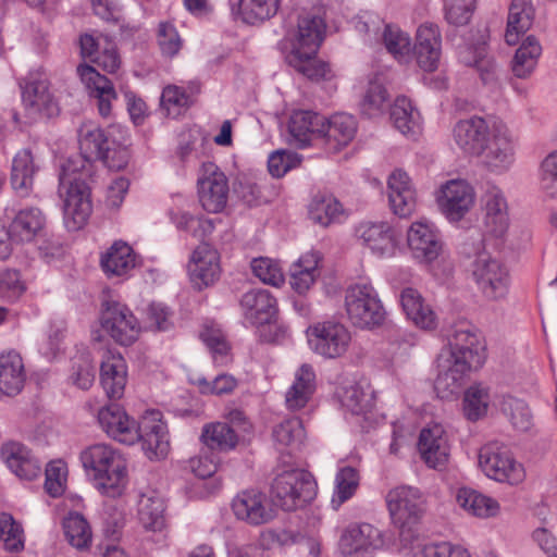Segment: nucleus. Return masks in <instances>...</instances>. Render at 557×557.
I'll return each instance as SVG.
<instances>
[{"label":"nucleus","instance_id":"nucleus-8","mask_svg":"<svg viewBox=\"0 0 557 557\" xmlns=\"http://www.w3.org/2000/svg\"><path fill=\"white\" fill-rule=\"evenodd\" d=\"M315 493L317 484L312 475L296 468L276 473L271 484L273 503L286 511L304 507L314 498Z\"/></svg>","mask_w":557,"mask_h":557},{"label":"nucleus","instance_id":"nucleus-52","mask_svg":"<svg viewBox=\"0 0 557 557\" xmlns=\"http://www.w3.org/2000/svg\"><path fill=\"white\" fill-rule=\"evenodd\" d=\"M386 50L399 62L410 60L411 38L397 25L386 24L381 33Z\"/></svg>","mask_w":557,"mask_h":557},{"label":"nucleus","instance_id":"nucleus-10","mask_svg":"<svg viewBox=\"0 0 557 557\" xmlns=\"http://www.w3.org/2000/svg\"><path fill=\"white\" fill-rule=\"evenodd\" d=\"M345 309L351 324L360 329L376 327L386 318L379 294L370 283H357L347 288Z\"/></svg>","mask_w":557,"mask_h":557},{"label":"nucleus","instance_id":"nucleus-33","mask_svg":"<svg viewBox=\"0 0 557 557\" xmlns=\"http://www.w3.org/2000/svg\"><path fill=\"white\" fill-rule=\"evenodd\" d=\"M46 220L37 208L21 210L12 221L9 236L12 242L46 240Z\"/></svg>","mask_w":557,"mask_h":557},{"label":"nucleus","instance_id":"nucleus-41","mask_svg":"<svg viewBox=\"0 0 557 557\" xmlns=\"http://www.w3.org/2000/svg\"><path fill=\"white\" fill-rule=\"evenodd\" d=\"M499 410L509 424L518 432H528L534 424V416L529 404L519 397L504 395Z\"/></svg>","mask_w":557,"mask_h":557},{"label":"nucleus","instance_id":"nucleus-44","mask_svg":"<svg viewBox=\"0 0 557 557\" xmlns=\"http://www.w3.org/2000/svg\"><path fill=\"white\" fill-rule=\"evenodd\" d=\"M37 168L29 150H21L12 162L11 184L21 195L27 196L34 184V176Z\"/></svg>","mask_w":557,"mask_h":557},{"label":"nucleus","instance_id":"nucleus-57","mask_svg":"<svg viewBox=\"0 0 557 557\" xmlns=\"http://www.w3.org/2000/svg\"><path fill=\"white\" fill-rule=\"evenodd\" d=\"M96 379V367L89 354L81 352L73 357L69 381L81 389H88Z\"/></svg>","mask_w":557,"mask_h":557},{"label":"nucleus","instance_id":"nucleus-60","mask_svg":"<svg viewBox=\"0 0 557 557\" xmlns=\"http://www.w3.org/2000/svg\"><path fill=\"white\" fill-rule=\"evenodd\" d=\"M0 540L9 552H21L24 548V530L11 513L0 512Z\"/></svg>","mask_w":557,"mask_h":557},{"label":"nucleus","instance_id":"nucleus-45","mask_svg":"<svg viewBox=\"0 0 557 557\" xmlns=\"http://www.w3.org/2000/svg\"><path fill=\"white\" fill-rule=\"evenodd\" d=\"M310 219L322 226L341 223L347 216L343 205L333 196L314 197L309 205Z\"/></svg>","mask_w":557,"mask_h":557},{"label":"nucleus","instance_id":"nucleus-12","mask_svg":"<svg viewBox=\"0 0 557 557\" xmlns=\"http://www.w3.org/2000/svg\"><path fill=\"white\" fill-rule=\"evenodd\" d=\"M309 348L325 359L344 357L351 346L350 331L341 322H318L306 330Z\"/></svg>","mask_w":557,"mask_h":557},{"label":"nucleus","instance_id":"nucleus-49","mask_svg":"<svg viewBox=\"0 0 557 557\" xmlns=\"http://www.w3.org/2000/svg\"><path fill=\"white\" fill-rule=\"evenodd\" d=\"M281 0H239L237 15L246 24L257 25L273 17Z\"/></svg>","mask_w":557,"mask_h":557},{"label":"nucleus","instance_id":"nucleus-62","mask_svg":"<svg viewBox=\"0 0 557 557\" xmlns=\"http://www.w3.org/2000/svg\"><path fill=\"white\" fill-rule=\"evenodd\" d=\"M483 218L509 216L507 198L500 187L490 185L482 196Z\"/></svg>","mask_w":557,"mask_h":557},{"label":"nucleus","instance_id":"nucleus-55","mask_svg":"<svg viewBox=\"0 0 557 557\" xmlns=\"http://www.w3.org/2000/svg\"><path fill=\"white\" fill-rule=\"evenodd\" d=\"M273 438L280 449L288 448L290 451L300 447L305 438V429L299 418H290L273 430Z\"/></svg>","mask_w":557,"mask_h":557},{"label":"nucleus","instance_id":"nucleus-22","mask_svg":"<svg viewBox=\"0 0 557 557\" xmlns=\"http://www.w3.org/2000/svg\"><path fill=\"white\" fill-rule=\"evenodd\" d=\"M245 322L251 326L270 324L277 313L275 297L267 289L246 292L239 301Z\"/></svg>","mask_w":557,"mask_h":557},{"label":"nucleus","instance_id":"nucleus-11","mask_svg":"<svg viewBox=\"0 0 557 557\" xmlns=\"http://www.w3.org/2000/svg\"><path fill=\"white\" fill-rule=\"evenodd\" d=\"M388 546L386 534L368 522H351L338 540V550L344 557H374Z\"/></svg>","mask_w":557,"mask_h":557},{"label":"nucleus","instance_id":"nucleus-23","mask_svg":"<svg viewBox=\"0 0 557 557\" xmlns=\"http://www.w3.org/2000/svg\"><path fill=\"white\" fill-rule=\"evenodd\" d=\"M388 202L393 213L399 218L410 216L417 206V190L408 173L395 169L387 178Z\"/></svg>","mask_w":557,"mask_h":557},{"label":"nucleus","instance_id":"nucleus-58","mask_svg":"<svg viewBox=\"0 0 557 557\" xmlns=\"http://www.w3.org/2000/svg\"><path fill=\"white\" fill-rule=\"evenodd\" d=\"M164 505L158 497L143 496L138 504V518L147 530H161L164 524Z\"/></svg>","mask_w":557,"mask_h":557},{"label":"nucleus","instance_id":"nucleus-50","mask_svg":"<svg viewBox=\"0 0 557 557\" xmlns=\"http://www.w3.org/2000/svg\"><path fill=\"white\" fill-rule=\"evenodd\" d=\"M491 404L490 388L483 384H473L463 395L462 409L469 421H478L485 417Z\"/></svg>","mask_w":557,"mask_h":557},{"label":"nucleus","instance_id":"nucleus-19","mask_svg":"<svg viewBox=\"0 0 557 557\" xmlns=\"http://www.w3.org/2000/svg\"><path fill=\"white\" fill-rule=\"evenodd\" d=\"M231 507L236 519L249 525L265 524L275 517V510L265 494L255 490L238 493Z\"/></svg>","mask_w":557,"mask_h":557},{"label":"nucleus","instance_id":"nucleus-64","mask_svg":"<svg viewBox=\"0 0 557 557\" xmlns=\"http://www.w3.org/2000/svg\"><path fill=\"white\" fill-rule=\"evenodd\" d=\"M301 163L297 152L289 150L273 151L268 158V169L273 177H283L287 172L296 169Z\"/></svg>","mask_w":557,"mask_h":557},{"label":"nucleus","instance_id":"nucleus-38","mask_svg":"<svg viewBox=\"0 0 557 557\" xmlns=\"http://www.w3.org/2000/svg\"><path fill=\"white\" fill-rule=\"evenodd\" d=\"M315 391V373L312 366L301 364L294 375L292 385L285 393V404L289 410L304 408Z\"/></svg>","mask_w":557,"mask_h":557},{"label":"nucleus","instance_id":"nucleus-54","mask_svg":"<svg viewBox=\"0 0 557 557\" xmlns=\"http://www.w3.org/2000/svg\"><path fill=\"white\" fill-rule=\"evenodd\" d=\"M342 406L352 414H363L372 407V393L358 383H350L341 388Z\"/></svg>","mask_w":557,"mask_h":557},{"label":"nucleus","instance_id":"nucleus-28","mask_svg":"<svg viewBox=\"0 0 557 557\" xmlns=\"http://www.w3.org/2000/svg\"><path fill=\"white\" fill-rule=\"evenodd\" d=\"M457 506L470 517L490 519L499 516L502 507L499 502L478 490L462 486L456 491Z\"/></svg>","mask_w":557,"mask_h":557},{"label":"nucleus","instance_id":"nucleus-56","mask_svg":"<svg viewBox=\"0 0 557 557\" xmlns=\"http://www.w3.org/2000/svg\"><path fill=\"white\" fill-rule=\"evenodd\" d=\"M398 529V549L405 555L416 557L423 556V549L429 543H424L419 523L394 524Z\"/></svg>","mask_w":557,"mask_h":557},{"label":"nucleus","instance_id":"nucleus-7","mask_svg":"<svg viewBox=\"0 0 557 557\" xmlns=\"http://www.w3.org/2000/svg\"><path fill=\"white\" fill-rule=\"evenodd\" d=\"M478 248L470 267L472 281L481 298L487 304L505 301L510 289V272L497 258L492 257L484 248Z\"/></svg>","mask_w":557,"mask_h":557},{"label":"nucleus","instance_id":"nucleus-51","mask_svg":"<svg viewBox=\"0 0 557 557\" xmlns=\"http://www.w3.org/2000/svg\"><path fill=\"white\" fill-rule=\"evenodd\" d=\"M63 530L66 541L76 549L89 548L92 532L88 521L82 513L71 512L63 520Z\"/></svg>","mask_w":557,"mask_h":557},{"label":"nucleus","instance_id":"nucleus-37","mask_svg":"<svg viewBox=\"0 0 557 557\" xmlns=\"http://www.w3.org/2000/svg\"><path fill=\"white\" fill-rule=\"evenodd\" d=\"M535 15L532 0H512L509 5L505 41L515 46L531 28Z\"/></svg>","mask_w":557,"mask_h":557},{"label":"nucleus","instance_id":"nucleus-18","mask_svg":"<svg viewBox=\"0 0 557 557\" xmlns=\"http://www.w3.org/2000/svg\"><path fill=\"white\" fill-rule=\"evenodd\" d=\"M413 53L418 66L428 73L435 72L442 57V33L433 22L420 24L416 30Z\"/></svg>","mask_w":557,"mask_h":557},{"label":"nucleus","instance_id":"nucleus-35","mask_svg":"<svg viewBox=\"0 0 557 557\" xmlns=\"http://www.w3.org/2000/svg\"><path fill=\"white\" fill-rule=\"evenodd\" d=\"M400 305L407 319L417 327L424 331H434L437 327L436 313L417 289L405 288L400 293Z\"/></svg>","mask_w":557,"mask_h":557},{"label":"nucleus","instance_id":"nucleus-16","mask_svg":"<svg viewBox=\"0 0 557 557\" xmlns=\"http://www.w3.org/2000/svg\"><path fill=\"white\" fill-rule=\"evenodd\" d=\"M484 346L480 334L468 324H459L448 337V346L440 355L479 368L484 360Z\"/></svg>","mask_w":557,"mask_h":557},{"label":"nucleus","instance_id":"nucleus-32","mask_svg":"<svg viewBox=\"0 0 557 557\" xmlns=\"http://www.w3.org/2000/svg\"><path fill=\"white\" fill-rule=\"evenodd\" d=\"M288 131L295 144L304 148L323 135L324 116L310 110H296L289 117Z\"/></svg>","mask_w":557,"mask_h":557},{"label":"nucleus","instance_id":"nucleus-42","mask_svg":"<svg viewBox=\"0 0 557 557\" xmlns=\"http://www.w3.org/2000/svg\"><path fill=\"white\" fill-rule=\"evenodd\" d=\"M354 234L364 244H396L401 232L387 221L366 220L356 225Z\"/></svg>","mask_w":557,"mask_h":557},{"label":"nucleus","instance_id":"nucleus-61","mask_svg":"<svg viewBox=\"0 0 557 557\" xmlns=\"http://www.w3.org/2000/svg\"><path fill=\"white\" fill-rule=\"evenodd\" d=\"M539 188L541 193L550 199H557V150L548 153L540 163Z\"/></svg>","mask_w":557,"mask_h":557},{"label":"nucleus","instance_id":"nucleus-2","mask_svg":"<svg viewBox=\"0 0 557 557\" xmlns=\"http://www.w3.org/2000/svg\"><path fill=\"white\" fill-rule=\"evenodd\" d=\"M97 417L109 437L126 445L141 442L150 459L164 458L170 451L169 432L159 410L146 411L136 422L120 406L110 405L101 408Z\"/></svg>","mask_w":557,"mask_h":557},{"label":"nucleus","instance_id":"nucleus-53","mask_svg":"<svg viewBox=\"0 0 557 557\" xmlns=\"http://www.w3.org/2000/svg\"><path fill=\"white\" fill-rule=\"evenodd\" d=\"M219 459L213 454H203L190 459L191 471L200 479H211L208 483H201V487L206 488L200 493L201 497L214 494L221 487V480L212 478L218 471Z\"/></svg>","mask_w":557,"mask_h":557},{"label":"nucleus","instance_id":"nucleus-29","mask_svg":"<svg viewBox=\"0 0 557 557\" xmlns=\"http://www.w3.org/2000/svg\"><path fill=\"white\" fill-rule=\"evenodd\" d=\"M457 54L461 63L475 67L484 84L495 78L496 65L487 55L486 35L481 34L474 42L466 41L457 45Z\"/></svg>","mask_w":557,"mask_h":557},{"label":"nucleus","instance_id":"nucleus-9","mask_svg":"<svg viewBox=\"0 0 557 557\" xmlns=\"http://www.w3.org/2000/svg\"><path fill=\"white\" fill-rule=\"evenodd\" d=\"M433 199L438 212L449 223H458L474 208L476 191L467 178L453 177L437 184Z\"/></svg>","mask_w":557,"mask_h":557},{"label":"nucleus","instance_id":"nucleus-63","mask_svg":"<svg viewBox=\"0 0 557 557\" xmlns=\"http://www.w3.org/2000/svg\"><path fill=\"white\" fill-rule=\"evenodd\" d=\"M476 0H445V20L454 26L467 25L475 10Z\"/></svg>","mask_w":557,"mask_h":557},{"label":"nucleus","instance_id":"nucleus-40","mask_svg":"<svg viewBox=\"0 0 557 557\" xmlns=\"http://www.w3.org/2000/svg\"><path fill=\"white\" fill-rule=\"evenodd\" d=\"M22 88L23 102L27 108L46 116H52L58 113V107L49 92L48 84L45 79H28Z\"/></svg>","mask_w":557,"mask_h":557},{"label":"nucleus","instance_id":"nucleus-17","mask_svg":"<svg viewBox=\"0 0 557 557\" xmlns=\"http://www.w3.org/2000/svg\"><path fill=\"white\" fill-rule=\"evenodd\" d=\"M417 448L426 467L434 470H444L448 465L450 444L442 424L433 422L422 428Z\"/></svg>","mask_w":557,"mask_h":557},{"label":"nucleus","instance_id":"nucleus-46","mask_svg":"<svg viewBox=\"0 0 557 557\" xmlns=\"http://www.w3.org/2000/svg\"><path fill=\"white\" fill-rule=\"evenodd\" d=\"M200 440L211 450L228 451L236 447L238 436L225 422H210L203 425Z\"/></svg>","mask_w":557,"mask_h":557},{"label":"nucleus","instance_id":"nucleus-3","mask_svg":"<svg viewBox=\"0 0 557 557\" xmlns=\"http://www.w3.org/2000/svg\"><path fill=\"white\" fill-rule=\"evenodd\" d=\"M325 28L322 17L305 14L299 17L297 28L286 38L287 63L312 81L325 79L331 73L329 64L317 58L319 47L324 39Z\"/></svg>","mask_w":557,"mask_h":557},{"label":"nucleus","instance_id":"nucleus-36","mask_svg":"<svg viewBox=\"0 0 557 557\" xmlns=\"http://www.w3.org/2000/svg\"><path fill=\"white\" fill-rule=\"evenodd\" d=\"M26 371L22 356L16 350L0 354V392L7 396H16L24 388Z\"/></svg>","mask_w":557,"mask_h":557},{"label":"nucleus","instance_id":"nucleus-47","mask_svg":"<svg viewBox=\"0 0 557 557\" xmlns=\"http://www.w3.org/2000/svg\"><path fill=\"white\" fill-rule=\"evenodd\" d=\"M360 483L357 469L350 466L339 467L334 478V488L331 497V506L338 510L343 504L356 494Z\"/></svg>","mask_w":557,"mask_h":557},{"label":"nucleus","instance_id":"nucleus-4","mask_svg":"<svg viewBox=\"0 0 557 557\" xmlns=\"http://www.w3.org/2000/svg\"><path fill=\"white\" fill-rule=\"evenodd\" d=\"M86 475L104 496L116 498L124 494L127 483V462L124 456L110 444L97 443L79 454Z\"/></svg>","mask_w":557,"mask_h":557},{"label":"nucleus","instance_id":"nucleus-21","mask_svg":"<svg viewBox=\"0 0 557 557\" xmlns=\"http://www.w3.org/2000/svg\"><path fill=\"white\" fill-rule=\"evenodd\" d=\"M77 136L81 157L72 161L78 166V171L90 174L91 162L103 156L104 148L112 139L92 121L83 122L77 129Z\"/></svg>","mask_w":557,"mask_h":557},{"label":"nucleus","instance_id":"nucleus-34","mask_svg":"<svg viewBox=\"0 0 557 557\" xmlns=\"http://www.w3.org/2000/svg\"><path fill=\"white\" fill-rule=\"evenodd\" d=\"M325 131L319 140H323L330 151H338L349 145L357 134V121L351 114L335 113L324 117Z\"/></svg>","mask_w":557,"mask_h":557},{"label":"nucleus","instance_id":"nucleus-26","mask_svg":"<svg viewBox=\"0 0 557 557\" xmlns=\"http://www.w3.org/2000/svg\"><path fill=\"white\" fill-rule=\"evenodd\" d=\"M438 374L434 383L437 396L442 399L456 397L465 383L466 374L472 367L449 358L446 355H440Z\"/></svg>","mask_w":557,"mask_h":557},{"label":"nucleus","instance_id":"nucleus-13","mask_svg":"<svg viewBox=\"0 0 557 557\" xmlns=\"http://www.w3.org/2000/svg\"><path fill=\"white\" fill-rule=\"evenodd\" d=\"M230 193L228 178L218 164L203 162L197 176V196L199 203L209 213H219L227 205Z\"/></svg>","mask_w":557,"mask_h":557},{"label":"nucleus","instance_id":"nucleus-5","mask_svg":"<svg viewBox=\"0 0 557 557\" xmlns=\"http://www.w3.org/2000/svg\"><path fill=\"white\" fill-rule=\"evenodd\" d=\"M89 173L78 171L75 162L66 161L60 174V195L64 199V223L69 231L82 228L88 221L92 205L86 183Z\"/></svg>","mask_w":557,"mask_h":557},{"label":"nucleus","instance_id":"nucleus-30","mask_svg":"<svg viewBox=\"0 0 557 557\" xmlns=\"http://www.w3.org/2000/svg\"><path fill=\"white\" fill-rule=\"evenodd\" d=\"M100 383L108 398H122L127 383V366L122 355L106 352L100 366Z\"/></svg>","mask_w":557,"mask_h":557},{"label":"nucleus","instance_id":"nucleus-27","mask_svg":"<svg viewBox=\"0 0 557 557\" xmlns=\"http://www.w3.org/2000/svg\"><path fill=\"white\" fill-rule=\"evenodd\" d=\"M0 455L8 468L20 479L32 481L41 473L39 460L18 442L3 444Z\"/></svg>","mask_w":557,"mask_h":557},{"label":"nucleus","instance_id":"nucleus-24","mask_svg":"<svg viewBox=\"0 0 557 557\" xmlns=\"http://www.w3.org/2000/svg\"><path fill=\"white\" fill-rule=\"evenodd\" d=\"M388 75L386 71H375L360 81L362 98L360 110L368 117L381 116L386 109L389 95L386 89Z\"/></svg>","mask_w":557,"mask_h":557},{"label":"nucleus","instance_id":"nucleus-15","mask_svg":"<svg viewBox=\"0 0 557 557\" xmlns=\"http://www.w3.org/2000/svg\"><path fill=\"white\" fill-rule=\"evenodd\" d=\"M385 499L393 524L419 523L425 512L426 498L414 486H396Z\"/></svg>","mask_w":557,"mask_h":557},{"label":"nucleus","instance_id":"nucleus-48","mask_svg":"<svg viewBox=\"0 0 557 557\" xmlns=\"http://www.w3.org/2000/svg\"><path fill=\"white\" fill-rule=\"evenodd\" d=\"M200 339L210 350L216 364L223 366L230 362V344L220 324L214 321H206L199 332Z\"/></svg>","mask_w":557,"mask_h":557},{"label":"nucleus","instance_id":"nucleus-1","mask_svg":"<svg viewBox=\"0 0 557 557\" xmlns=\"http://www.w3.org/2000/svg\"><path fill=\"white\" fill-rule=\"evenodd\" d=\"M453 140L465 154L478 158L491 174L503 175L516 162L518 138L500 120L476 115L460 120L453 127Z\"/></svg>","mask_w":557,"mask_h":557},{"label":"nucleus","instance_id":"nucleus-43","mask_svg":"<svg viewBox=\"0 0 557 557\" xmlns=\"http://www.w3.org/2000/svg\"><path fill=\"white\" fill-rule=\"evenodd\" d=\"M542 54V46L534 36H528L517 49L512 60V73L518 78H528L535 71Z\"/></svg>","mask_w":557,"mask_h":557},{"label":"nucleus","instance_id":"nucleus-20","mask_svg":"<svg viewBox=\"0 0 557 557\" xmlns=\"http://www.w3.org/2000/svg\"><path fill=\"white\" fill-rule=\"evenodd\" d=\"M187 272L193 286L199 290L213 285L220 277V252L214 246H196Z\"/></svg>","mask_w":557,"mask_h":557},{"label":"nucleus","instance_id":"nucleus-31","mask_svg":"<svg viewBox=\"0 0 557 557\" xmlns=\"http://www.w3.org/2000/svg\"><path fill=\"white\" fill-rule=\"evenodd\" d=\"M394 127L409 139H417L423 129V119L413 101L406 96H398L389 109Z\"/></svg>","mask_w":557,"mask_h":557},{"label":"nucleus","instance_id":"nucleus-39","mask_svg":"<svg viewBox=\"0 0 557 557\" xmlns=\"http://www.w3.org/2000/svg\"><path fill=\"white\" fill-rule=\"evenodd\" d=\"M137 263L138 256L133 246H110L100 258V267L108 277L123 276Z\"/></svg>","mask_w":557,"mask_h":557},{"label":"nucleus","instance_id":"nucleus-6","mask_svg":"<svg viewBox=\"0 0 557 557\" xmlns=\"http://www.w3.org/2000/svg\"><path fill=\"white\" fill-rule=\"evenodd\" d=\"M476 467L486 479L508 486H519L527 478L524 465L508 445L496 440L478 449Z\"/></svg>","mask_w":557,"mask_h":557},{"label":"nucleus","instance_id":"nucleus-25","mask_svg":"<svg viewBox=\"0 0 557 557\" xmlns=\"http://www.w3.org/2000/svg\"><path fill=\"white\" fill-rule=\"evenodd\" d=\"M77 73L90 96L97 100L99 114L102 117H109L112 113V102L117 98L112 82L87 64L78 65Z\"/></svg>","mask_w":557,"mask_h":557},{"label":"nucleus","instance_id":"nucleus-59","mask_svg":"<svg viewBox=\"0 0 557 557\" xmlns=\"http://www.w3.org/2000/svg\"><path fill=\"white\" fill-rule=\"evenodd\" d=\"M252 274L262 283L280 287L285 282V276L280 263L268 257L253 258L250 262Z\"/></svg>","mask_w":557,"mask_h":557},{"label":"nucleus","instance_id":"nucleus-14","mask_svg":"<svg viewBox=\"0 0 557 557\" xmlns=\"http://www.w3.org/2000/svg\"><path fill=\"white\" fill-rule=\"evenodd\" d=\"M100 323L112 339L123 346L135 343L141 332L140 323L133 311L119 301L102 302Z\"/></svg>","mask_w":557,"mask_h":557}]
</instances>
